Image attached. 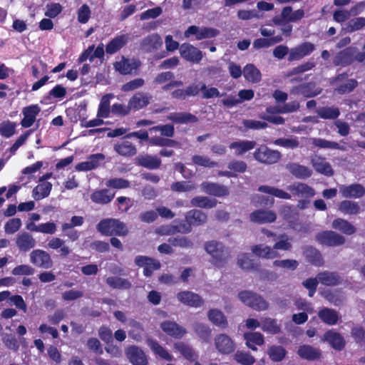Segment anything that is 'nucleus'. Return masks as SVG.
Instances as JSON below:
<instances>
[{
	"label": "nucleus",
	"mask_w": 365,
	"mask_h": 365,
	"mask_svg": "<svg viewBox=\"0 0 365 365\" xmlns=\"http://www.w3.org/2000/svg\"><path fill=\"white\" fill-rule=\"evenodd\" d=\"M237 264L240 268L244 270H252L257 267V264L248 253L240 254L237 256Z\"/></svg>",
	"instance_id": "37"
},
{
	"label": "nucleus",
	"mask_w": 365,
	"mask_h": 365,
	"mask_svg": "<svg viewBox=\"0 0 365 365\" xmlns=\"http://www.w3.org/2000/svg\"><path fill=\"white\" fill-rule=\"evenodd\" d=\"M318 115L324 119H335L339 115L338 108L333 107H324L317 110Z\"/></svg>",
	"instance_id": "58"
},
{
	"label": "nucleus",
	"mask_w": 365,
	"mask_h": 365,
	"mask_svg": "<svg viewBox=\"0 0 365 365\" xmlns=\"http://www.w3.org/2000/svg\"><path fill=\"white\" fill-rule=\"evenodd\" d=\"M270 359L274 361H282L285 355L286 351L281 346H271L267 351Z\"/></svg>",
	"instance_id": "56"
},
{
	"label": "nucleus",
	"mask_w": 365,
	"mask_h": 365,
	"mask_svg": "<svg viewBox=\"0 0 365 365\" xmlns=\"http://www.w3.org/2000/svg\"><path fill=\"white\" fill-rule=\"evenodd\" d=\"M318 279L320 283L327 286H334L340 281L339 277L336 273L328 272L319 273Z\"/></svg>",
	"instance_id": "46"
},
{
	"label": "nucleus",
	"mask_w": 365,
	"mask_h": 365,
	"mask_svg": "<svg viewBox=\"0 0 365 365\" xmlns=\"http://www.w3.org/2000/svg\"><path fill=\"white\" fill-rule=\"evenodd\" d=\"M297 354L304 359L313 361L320 357L321 351L310 345H302L298 348Z\"/></svg>",
	"instance_id": "25"
},
{
	"label": "nucleus",
	"mask_w": 365,
	"mask_h": 365,
	"mask_svg": "<svg viewBox=\"0 0 365 365\" xmlns=\"http://www.w3.org/2000/svg\"><path fill=\"white\" fill-rule=\"evenodd\" d=\"M332 227L346 235H351L356 231L354 225L341 218L334 220L332 222Z\"/></svg>",
	"instance_id": "43"
},
{
	"label": "nucleus",
	"mask_w": 365,
	"mask_h": 365,
	"mask_svg": "<svg viewBox=\"0 0 365 365\" xmlns=\"http://www.w3.org/2000/svg\"><path fill=\"white\" fill-rule=\"evenodd\" d=\"M113 98L112 93H108L101 98L97 116L99 118H107L109 115L111 108L110 106V100Z\"/></svg>",
	"instance_id": "36"
},
{
	"label": "nucleus",
	"mask_w": 365,
	"mask_h": 365,
	"mask_svg": "<svg viewBox=\"0 0 365 365\" xmlns=\"http://www.w3.org/2000/svg\"><path fill=\"white\" fill-rule=\"evenodd\" d=\"M105 159V155L101 153H97L90 155L84 162L78 163L75 169L77 171H88L98 167L100 163Z\"/></svg>",
	"instance_id": "15"
},
{
	"label": "nucleus",
	"mask_w": 365,
	"mask_h": 365,
	"mask_svg": "<svg viewBox=\"0 0 365 365\" xmlns=\"http://www.w3.org/2000/svg\"><path fill=\"white\" fill-rule=\"evenodd\" d=\"M244 337L247 346L254 351L257 350L255 345H262L264 343L263 335L259 332H247L244 334Z\"/></svg>",
	"instance_id": "39"
},
{
	"label": "nucleus",
	"mask_w": 365,
	"mask_h": 365,
	"mask_svg": "<svg viewBox=\"0 0 365 365\" xmlns=\"http://www.w3.org/2000/svg\"><path fill=\"white\" fill-rule=\"evenodd\" d=\"M339 210L345 215H356L359 212L360 208L356 202L344 200L339 205Z\"/></svg>",
	"instance_id": "45"
},
{
	"label": "nucleus",
	"mask_w": 365,
	"mask_h": 365,
	"mask_svg": "<svg viewBox=\"0 0 365 365\" xmlns=\"http://www.w3.org/2000/svg\"><path fill=\"white\" fill-rule=\"evenodd\" d=\"M259 191H260L262 192L267 193V194H269L272 196H274V197H279L281 199H290L291 198V195L289 194L288 192L284 191L283 190H281V189H279L277 187H271V186H267V185L260 186L259 187Z\"/></svg>",
	"instance_id": "48"
},
{
	"label": "nucleus",
	"mask_w": 365,
	"mask_h": 365,
	"mask_svg": "<svg viewBox=\"0 0 365 365\" xmlns=\"http://www.w3.org/2000/svg\"><path fill=\"white\" fill-rule=\"evenodd\" d=\"M293 195L299 197H312L314 195V190L307 185L302 182H296L288 187Z\"/></svg>",
	"instance_id": "21"
},
{
	"label": "nucleus",
	"mask_w": 365,
	"mask_h": 365,
	"mask_svg": "<svg viewBox=\"0 0 365 365\" xmlns=\"http://www.w3.org/2000/svg\"><path fill=\"white\" fill-rule=\"evenodd\" d=\"M21 226V219L12 218L4 225V230L6 234H14L20 229Z\"/></svg>",
	"instance_id": "62"
},
{
	"label": "nucleus",
	"mask_w": 365,
	"mask_h": 365,
	"mask_svg": "<svg viewBox=\"0 0 365 365\" xmlns=\"http://www.w3.org/2000/svg\"><path fill=\"white\" fill-rule=\"evenodd\" d=\"M318 316L324 323L330 326L337 324L340 319L336 311L329 308L321 309L318 313Z\"/></svg>",
	"instance_id": "27"
},
{
	"label": "nucleus",
	"mask_w": 365,
	"mask_h": 365,
	"mask_svg": "<svg viewBox=\"0 0 365 365\" xmlns=\"http://www.w3.org/2000/svg\"><path fill=\"white\" fill-rule=\"evenodd\" d=\"M207 317L212 324L217 327L225 328L228 324L226 317L219 309H210L207 313Z\"/></svg>",
	"instance_id": "32"
},
{
	"label": "nucleus",
	"mask_w": 365,
	"mask_h": 365,
	"mask_svg": "<svg viewBox=\"0 0 365 365\" xmlns=\"http://www.w3.org/2000/svg\"><path fill=\"white\" fill-rule=\"evenodd\" d=\"M215 199H211L207 197L198 196L191 200V205L195 207L202 208H212L217 205Z\"/></svg>",
	"instance_id": "47"
},
{
	"label": "nucleus",
	"mask_w": 365,
	"mask_h": 365,
	"mask_svg": "<svg viewBox=\"0 0 365 365\" xmlns=\"http://www.w3.org/2000/svg\"><path fill=\"white\" fill-rule=\"evenodd\" d=\"M312 165L318 173L326 175H331L333 170L330 165L324 158L315 157L312 159Z\"/></svg>",
	"instance_id": "40"
},
{
	"label": "nucleus",
	"mask_w": 365,
	"mask_h": 365,
	"mask_svg": "<svg viewBox=\"0 0 365 365\" xmlns=\"http://www.w3.org/2000/svg\"><path fill=\"white\" fill-rule=\"evenodd\" d=\"M321 341L328 342L336 350H341L345 345L344 337L333 329L326 331L321 337Z\"/></svg>",
	"instance_id": "13"
},
{
	"label": "nucleus",
	"mask_w": 365,
	"mask_h": 365,
	"mask_svg": "<svg viewBox=\"0 0 365 365\" xmlns=\"http://www.w3.org/2000/svg\"><path fill=\"white\" fill-rule=\"evenodd\" d=\"M204 247L207 253L211 256L212 263L215 266L222 267L230 257V250L220 242H207Z\"/></svg>",
	"instance_id": "3"
},
{
	"label": "nucleus",
	"mask_w": 365,
	"mask_h": 365,
	"mask_svg": "<svg viewBox=\"0 0 365 365\" xmlns=\"http://www.w3.org/2000/svg\"><path fill=\"white\" fill-rule=\"evenodd\" d=\"M160 327L165 333L175 338L180 339L186 334V330L174 322L165 321Z\"/></svg>",
	"instance_id": "20"
},
{
	"label": "nucleus",
	"mask_w": 365,
	"mask_h": 365,
	"mask_svg": "<svg viewBox=\"0 0 365 365\" xmlns=\"http://www.w3.org/2000/svg\"><path fill=\"white\" fill-rule=\"evenodd\" d=\"M114 150L123 156H133L136 153L135 147L128 140H123L116 143Z\"/></svg>",
	"instance_id": "34"
},
{
	"label": "nucleus",
	"mask_w": 365,
	"mask_h": 365,
	"mask_svg": "<svg viewBox=\"0 0 365 365\" xmlns=\"http://www.w3.org/2000/svg\"><path fill=\"white\" fill-rule=\"evenodd\" d=\"M317 240L323 245L337 246L344 244V237L333 231H324L316 236Z\"/></svg>",
	"instance_id": "12"
},
{
	"label": "nucleus",
	"mask_w": 365,
	"mask_h": 365,
	"mask_svg": "<svg viewBox=\"0 0 365 365\" xmlns=\"http://www.w3.org/2000/svg\"><path fill=\"white\" fill-rule=\"evenodd\" d=\"M115 69L123 75L131 74L140 66V62L135 59H127L124 57L113 64Z\"/></svg>",
	"instance_id": "11"
},
{
	"label": "nucleus",
	"mask_w": 365,
	"mask_h": 365,
	"mask_svg": "<svg viewBox=\"0 0 365 365\" xmlns=\"http://www.w3.org/2000/svg\"><path fill=\"white\" fill-rule=\"evenodd\" d=\"M289 171L299 178H306L311 175L312 170L308 168L297 165L293 164L289 166Z\"/></svg>",
	"instance_id": "54"
},
{
	"label": "nucleus",
	"mask_w": 365,
	"mask_h": 365,
	"mask_svg": "<svg viewBox=\"0 0 365 365\" xmlns=\"http://www.w3.org/2000/svg\"><path fill=\"white\" fill-rule=\"evenodd\" d=\"M314 49L312 43L306 42L292 48L289 53V61H297L311 53Z\"/></svg>",
	"instance_id": "17"
},
{
	"label": "nucleus",
	"mask_w": 365,
	"mask_h": 365,
	"mask_svg": "<svg viewBox=\"0 0 365 365\" xmlns=\"http://www.w3.org/2000/svg\"><path fill=\"white\" fill-rule=\"evenodd\" d=\"M135 262L138 266L144 267L143 272L145 276L151 275L154 270L160 268L159 262L145 256H137Z\"/></svg>",
	"instance_id": "18"
},
{
	"label": "nucleus",
	"mask_w": 365,
	"mask_h": 365,
	"mask_svg": "<svg viewBox=\"0 0 365 365\" xmlns=\"http://www.w3.org/2000/svg\"><path fill=\"white\" fill-rule=\"evenodd\" d=\"M255 158L263 163H275L280 158V154L276 150H272L266 146L259 147L254 153Z\"/></svg>",
	"instance_id": "9"
},
{
	"label": "nucleus",
	"mask_w": 365,
	"mask_h": 365,
	"mask_svg": "<svg viewBox=\"0 0 365 365\" xmlns=\"http://www.w3.org/2000/svg\"><path fill=\"white\" fill-rule=\"evenodd\" d=\"M106 282L113 288L128 289L130 287V283L128 280L117 277H108Z\"/></svg>",
	"instance_id": "57"
},
{
	"label": "nucleus",
	"mask_w": 365,
	"mask_h": 365,
	"mask_svg": "<svg viewBox=\"0 0 365 365\" xmlns=\"http://www.w3.org/2000/svg\"><path fill=\"white\" fill-rule=\"evenodd\" d=\"M168 118L177 123H185L188 122H194L196 118L190 113H170Z\"/></svg>",
	"instance_id": "51"
},
{
	"label": "nucleus",
	"mask_w": 365,
	"mask_h": 365,
	"mask_svg": "<svg viewBox=\"0 0 365 365\" xmlns=\"http://www.w3.org/2000/svg\"><path fill=\"white\" fill-rule=\"evenodd\" d=\"M16 243L19 249L26 252L36 246V241L28 232H22L17 235Z\"/></svg>",
	"instance_id": "24"
},
{
	"label": "nucleus",
	"mask_w": 365,
	"mask_h": 365,
	"mask_svg": "<svg viewBox=\"0 0 365 365\" xmlns=\"http://www.w3.org/2000/svg\"><path fill=\"white\" fill-rule=\"evenodd\" d=\"M16 126L15 122L5 120L0 124V134L5 138H10L15 134Z\"/></svg>",
	"instance_id": "52"
},
{
	"label": "nucleus",
	"mask_w": 365,
	"mask_h": 365,
	"mask_svg": "<svg viewBox=\"0 0 365 365\" xmlns=\"http://www.w3.org/2000/svg\"><path fill=\"white\" fill-rule=\"evenodd\" d=\"M91 200L98 204H107L110 202L114 197V193L108 190L103 189L93 192L91 196Z\"/></svg>",
	"instance_id": "35"
},
{
	"label": "nucleus",
	"mask_w": 365,
	"mask_h": 365,
	"mask_svg": "<svg viewBox=\"0 0 365 365\" xmlns=\"http://www.w3.org/2000/svg\"><path fill=\"white\" fill-rule=\"evenodd\" d=\"M163 41L158 34H153L143 38L141 48L145 52H152L158 50L162 46Z\"/></svg>",
	"instance_id": "22"
},
{
	"label": "nucleus",
	"mask_w": 365,
	"mask_h": 365,
	"mask_svg": "<svg viewBox=\"0 0 365 365\" xmlns=\"http://www.w3.org/2000/svg\"><path fill=\"white\" fill-rule=\"evenodd\" d=\"M128 37L125 35L119 36L113 38L106 46L108 53L113 54L120 50L127 42Z\"/></svg>",
	"instance_id": "44"
},
{
	"label": "nucleus",
	"mask_w": 365,
	"mask_h": 365,
	"mask_svg": "<svg viewBox=\"0 0 365 365\" xmlns=\"http://www.w3.org/2000/svg\"><path fill=\"white\" fill-rule=\"evenodd\" d=\"M235 360L242 365H251L255 363V358L249 353L238 351L234 355Z\"/></svg>",
	"instance_id": "59"
},
{
	"label": "nucleus",
	"mask_w": 365,
	"mask_h": 365,
	"mask_svg": "<svg viewBox=\"0 0 365 365\" xmlns=\"http://www.w3.org/2000/svg\"><path fill=\"white\" fill-rule=\"evenodd\" d=\"M218 33V31L213 28L190 26L185 31L184 35L186 38L194 36L196 40H202L216 36Z\"/></svg>",
	"instance_id": "5"
},
{
	"label": "nucleus",
	"mask_w": 365,
	"mask_h": 365,
	"mask_svg": "<svg viewBox=\"0 0 365 365\" xmlns=\"http://www.w3.org/2000/svg\"><path fill=\"white\" fill-rule=\"evenodd\" d=\"M177 298L182 304L193 307H200L204 303V301L198 294L190 291L179 292Z\"/></svg>",
	"instance_id": "14"
},
{
	"label": "nucleus",
	"mask_w": 365,
	"mask_h": 365,
	"mask_svg": "<svg viewBox=\"0 0 365 365\" xmlns=\"http://www.w3.org/2000/svg\"><path fill=\"white\" fill-rule=\"evenodd\" d=\"M274 250L289 251L292 248V237L287 234H282L277 236L275 239V243L273 245Z\"/></svg>",
	"instance_id": "33"
},
{
	"label": "nucleus",
	"mask_w": 365,
	"mask_h": 365,
	"mask_svg": "<svg viewBox=\"0 0 365 365\" xmlns=\"http://www.w3.org/2000/svg\"><path fill=\"white\" fill-rule=\"evenodd\" d=\"M150 134H157V133H160L161 135H165L167 137H172L174 133V128L170 125H165L162 126H155L153 127L149 130Z\"/></svg>",
	"instance_id": "61"
},
{
	"label": "nucleus",
	"mask_w": 365,
	"mask_h": 365,
	"mask_svg": "<svg viewBox=\"0 0 365 365\" xmlns=\"http://www.w3.org/2000/svg\"><path fill=\"white\" fill-rule=\"evenodd\" d=\"M125 355L133 365H147L148 357L145 352L136 346H130L125 349Z\"/></svg>",
	"instance_id": "10"
},
{
	"label": "nucleus",
	"mask_w": 365,
	"mask_h": 365,
	"mask_svg": "<svg viewBox=\"0 0 365 365\" xmlns=\"http://www.w3.org/2000/svg\"><path fill=\"white\" fill-rule=\"evenodd\" d=\"M51 188V182L43 181L33 190L32 196L36 200L43 199L49 195Z\"/></svg>",
	"instance_id": "38"
},
{
	"label": "nucleus",
	"mask_w": 365,
	"mask_h": 365,
	"mask_svg": "<svg viewBox=\"0 0 365 365\" xmlns=\"http://www.w3.org/2000/svg\"><path fill=\"white\" fill-rule=\"evenodd\" d=\"M138 160L140 165L150 169L158 168L160 165V159L154 156L146 155L139 157Z\"/></svg>",
	"instance_id": "55"
},
{
	"label": "nucleus",
	"mask_w": 365,
	"mask_h": 365,
	"mask_svg": "<svg viewBox=\"0 0 365 365\" xmlns=\"http://www.w3.org/2000/svg\"><path fill=\"white\" fill-rule=\"evenodd\" d=\"M98 231L107 236H125L128 233L126 225L115 218H107L99 222L96 227Z\"/></svg>",
	"instance_id": "2"
},
{
	"label": "nucleus",
	"mask_w": 365,
	"mask_h": 365,
	"mask_svg": "<svg viewBox=\"0 0 365 365\" xmlns=\"http://www.w3.org/2000/svg\"><path fill=\"white\" fill-rule=\"evenodd\" d=\"M174 349L179 351L185 359L190 361L196 359V354L192 349L183 342H177L174 344Z\"/></svg>",
	"instance_id": "49"
},
{
	"label": "nucleus",
	"mask_w": 365,
	"mask_h": 365,
	"mask_svg": "<svg viewBox=\"0 0 365 365\" xmlns=\"http://www.w3.org/2000/svg\"><path fill=\"white\" fill-rule=\"evenodd\" d=\"M192 161L195 165L202 167L212 168L217 165V163L204 155H195L192 158Z\"/></svg>",
	"instance_id": "60"
},
{
	"label": "nucleus",
	"mask_w": 365,
	"mask_h": 365,
	"mask_svg": "<svg viewBox=\"0 0 365 365\" xmlns=\"http://www.w3.org/2000/svg\"><path fill=\"white\" fill-rule=\"evenodd\" d=\"M251 250L253 254L262 258L274 259L278 257V252L274 250V247L265 245H255Z\"/></svg>",
	"instance_id": "26"
},
{
	"label": "nucleus",
	"mask_w": 365,
	"mask_h": 365,
	"mask_svg": "<svg viewBox=\"0 0 365 365\" xmlns=\"http://www.w3.org/2000/svg\"><path fill=\"white\" fill-rule=\"evenodd\" d=\"M150 97L145 93L135 94L130 100L129 105L131 110H138L149 104Z\"/></svg>",
	"instance_id": "29"
},
{
	"label": "nucleus",
	"mask_w": 365,
	"mask_h": 365,
	"mask_svg": "<svg viewBox=\"0 0 365 365\" xmlns=\"http://www.w3.org/2000/svg\"><path fill=\"white\" fill-rule=\"evenodd\" d=\"M261 328L264 331L269 334H277L280 331V327L277 320L271 318H264L262 320Z\"/></svg>",
	"instance_id": "50"
},
{
	"label": "nucleus",
	"mask_w": 365,
	"mask_h": 365,
	"mask_svg": "<svg viewBox=\"0 0 365 365\" xmlns=\"http://www.w3.org/2000/svg\"><path fill=\"white\" fill-rule=\"evenodd\" d=\"M41 111L40 108L37 105H32L25 107L23 110L24 118L21 124L24 128L31 127L36 120L37 115Z\"/></svg>",
	"instance_id": "19"
},
{
	"label": "nucleus",
	"mask_w": 365,
	"mask_h": 365,
	"mask_svg": "<svg viewBox=\"0 0 365 365\" xmlns=\"http://www.w3.org/2000/svg\"><path fill=\"white\" fill-rule=\"evenodd\" d=\"M282 41V38L281 36H275L270 38H257L254 41L253 46L257 49L267 48Z\"/></svg>",
	"instance_id": "53"
},
{
	"label": "nucleus",
	"mask_w": 365,
	"mask_h": 365,
	"mask_svg": "<svg viewBox=\"0 0 365 365\" xmlns=\"http://www.w3.org/2000/svg\"><path fill=\"white\" fill-rule=\"evenodd\" d=\"M243 74L245 79L252 83H257L261 80L260 71L253 65L247 64L244 67Z\"/></svg>",
	"instance_id": "41"
},
{
	"label": "nucleus",
	"mask_w": 365,
	"mask_h": 365,
	"mask_svg": "<svg viewBox=\"0 0 365 365\" xmlns=\"http://www.w3.org/2000/svg\"><path fill=\"white\" fill-rule=\"evenodd\" d=\"M187 224H180L178 226H167L160 229V232L163 235L173 234L176 232L181 233H188L191 231V226H198L205 223L207 220L206 215L200 210H192L189 211L185 215Z\"/></svg>",
	"instance_id": "1"
},
{
	"label": "nucleus",
	"mask_w": 365,
	"mask_h": 365,
	"mask_svg": "<svg viewBox=\"0 0 365 365\" xmlns=\"http://www.w3.org/2000/svg\"><path fill=\"white\" fill-rule=\"evenodd\" d=\"M356 53V49L354 48H349L339 53L335 57L334 63L336 65L339 64H349L354 60H356L359 62L364 61L365 58V54L363 53Z\"/></svg>",
	"instance_id": "8"
},
{
	"label": "nucleus",
	"mask_w": 365,
	"mask_h": 365,
	"mask_svg": "<svg viewBox=\"0 0 365 365\" xmlns=\"http://www.w3.org/2000/svg\"><path fill=\"white\" fill-rule=\"evenodd\" d=\"M180 54L187 61L198 63L203 58V53L190 43H182L180 46Z\"/></svg>",
	"instance_id": "6"
},
{
	"label": "nucleus",
	"mask_w": 365,
	"mask_h": 365,
	"mask_svg": "<svg viewBox=\"0 0 365 365\" xmlns=\"http://www.w3.org/2000/svg\"><path fill=\"white\" fill-rule=\"evenodd\" d=\"M30 262L36 267L49 269L53 266L50 255L42 250H35L30 253Z\"/></svg>",
	"instance_id": "7"
},
{
	"label": "nucleus",
	"mask_w": 365,
	"mask_h": 365,
	"mask_svg": "<svg viewBox=\"0 0 365 365\" xmlns=\"http://www.w3.org/2000/svg\"><path fill=\"white\" fill-rule=\"evenodd\" d=\"M339 189L342 197L346 198H359L365 194V189L360 184L342 185Z\"/></svg>",
	"instance_id": "16"
},
{
	"label": "nucleus",
	"mask_w": 365,
	"mask_h": 365,
	"mask_svg": "<svg viewBox=\"0 0 365 365\" xmlns=\"http://www.w3.org/2000/svg\"><path fill=\"white\" fill-rule=\"evenodd\" d=\"M48 247L52 250L60 249L61 256L66 257L71 252L70 248L65 245L64 240L58 237H53L48 242Z\"/></svg>",
	"instance_id": "42"
},
{
	"label": "nucleus",
	"mask_w": 365,
	"mask_h": 365,
	"mask_svg": "<svg viewBox=\"0 0 365 365\" xmlns=\"http://www.w3.org/2000/svg\"><path fill=\"white\" fill-rule=\"evenodd\" d=\"M214 345L216 350L222 354H230L235 349L234 341L225 334L216 335L214 339Z\"/></svg>",
	"instance_id": "4"
},
{
	"label": "nucleus",
	"mask_w": 365,
	"mask_h": 365,
	"mask_svg": "<svg viewBox=\"0 0 365 365\" xmlns=\"http://www.w3.org/2000/svg\"><path fill=\"white\" fill-rule=\"evenodd\" d=\"M107 187L114 189H124L130 185V182L123 178H111L106 183Z\"/></svg>",
	"instance_id": "64"
},
{
	"label": "nucleus",
	"mask_w": 365,
	"mask_h": 365,
	"mask_svg": "<svg viewBox=\"0 0 365 365\" xmlns=\"http://www.w3.org/2000/svg\"><path fill=\"white\" fill-rule=\"evenodd\" d=\"M276 217V214L270 210H257L250 214L251 221L259 224L272 222Z\"/></svg>",
	"instance_id": "23"
},
{
	"label": "nucleus",
	"mask_w": 365,
	"mask_h": 365,
	"mask_svg": "<svg viewBox=\"0 0 365 365\" xmlns=\"http://www.w3.org/2000/svg\"><path fill=\"white\" fill-rule=\"evenodd\" d=\"M256 293L251 291L244 290L238 293V299L245 305L251 307L255 300Z\"/></svg>",
	"instance_id": "63"
},
{
	"label": "nucleus",
	"mask_w": 365,
	"mask_h": 365,
	"mask_svg": "<svg viewBox=\"0 0 365 365\" xmlns=\"http://www.w3.org/2000/svg\"><path fill=\"white\" fill-rule=\"evenodd\" d=\"M201 189L207 194L217 197L228 195V190L226 187L215 183L204 182L201 185Z\"/></svg>",
	"instance_id": "28"
},
{
	"label": "nucleus",
	"mask_w": 365,
	"mask_h": 365,
	"mask_svg": "<svg viewBox=\"0 0 365 365\" xmlns=\"http://www.w3.org/2000/svg\"><path fill=\"white\" fill-rule=\"evenodd\" d=\"M147 344L156 356L167 361L173 360V356L158 341L148 339L147 340Z\"/></svg>",
	"instance_id": "30"
},
{
	"label": "nucleus",
	"mask_w": 365,
	"mask_h": 365,
	"mask_svg": "<svg viewBox=\"0 0 365 365\" xmlns=\"http://www.w3.org/2000/svg\"><path fill=\"white\" fill-rule=\"evenodd\" d=\"M255 144V142L252 140H238L232 143L230 145V148L235 150V155H242L246 152L253 149Z\"/></svg>",
	"instance_id": "31"
}]
</instances>
